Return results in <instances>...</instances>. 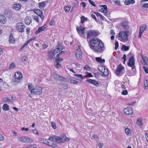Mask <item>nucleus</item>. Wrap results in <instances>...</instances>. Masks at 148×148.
I'll return each instance as SVG.
<instances>
[{
	"label": "nucleus",
	"mask_w": 148,
	"mask_h": 148,
	"mask_svg": "<svg viewBox=\"0 0 148 148\" xmlns=\"http://www.w3.org/2000/svg\"><path fill=\"white\" fill-rule=\"evenodd\" d=\"M124 113L127 115L131 114L133 112L132 109L130 107H127L124 110Z\"/></svg>",
	"instance_id": "nucleus-17"
},
{
	"label": "nucleus",
	"mask_w": 148,
	"mask_h": 148,
	"mask_svg": "<svg viewBox=\"0 0 148 148\" xmlns=\"http://www.w3.org/2000/svg\"><path fill=\"white\" fill-rule=\"evenodd\" d=\"M135 60L134 57L132 56L130 58L129 61L127 63V65L131 67L132 69L133 70L135 68Z\"/></svg>",
	"instance_id": "nucleus-10"
},
{
	"label": "nucleus",
	"mask_w": 148,
	"mask_h": 148,
	"mask_svg": "<svg viewBox=\"0 0 148 148\" xmlns=\"http://www.w3.org/2000/svg\"><path fill=\"white\" fill-rule=\"evenodd\" d=\"M25 27V25L21 23H19L17 24L16 28L17 30L21 32H24V28Z\"/></svg>",
	"instance_id": "nucleus-11"
},
{
	"label": "nucleus",
	"mask_w": 148,
	"mask_h": 148,
	"mask_svg": "<svg viewBox=\"0 0 148 148\" xmlns=\"http://www.w3.org/2000/svg\"><path fill=\"white\" fill-rule=\"evenodd\" d=\"M35 39V38L33 37L32 38H31L29 39L28 41H27L25 43H27V45H28L30 42L32 41V40Z\"/></svg>",
	"instance_id": "nucleus-50"
},
{
	"label": "nucleus",
	"mask_w": 148,
	"mask_h": 148,
	"mask_svg": "<svg viewBox=\"0 0 148 148\" xmlns=\"http://www.w3.org/2000/svg\"><path fill=\"white\" fill-rule=\"evenodd\" d=\"M86 82L89 83L97 87L99 86V83L96 81L91 79H87Z\"/></svg>",
	"instance_id": "nucleus-13"
},
{
	"label": "nucleus",
	"mask_w": 148,
	"mask_h": 148,
	"mask_svg": "<svg viewBox=\"0 0 148 148\" xmlns=\"http://www.w3.org/2000/svg\"><path fill=\"white\" fill-rule=\"evenodd\" d=\"M60 54H57L56 56V58L55 59V61L54 62L55 65L57 68L60 67V65L59 63V60L60 59Z\"/></svg>",
	"instance_id": "nucleus-16"
},
{
	"label": "nucleus",
	"mask_w": 148,
	"mask_h": 148,
	"mask_svg": "<svg viewBox=\"0 0 148 148\" xmlns=\"http://www.w3.org/2000/svg\"><path fill=\"white\" fill-rule=\"evenodd\" d=\"M136 123L138 125L141 126L142 125V123L141 118H138L137 119Z\"/></svg>",
	"instance_id": "nucleus-35"
},
{
	"label": "nucleus",
	"mask_w": 148,
	"mask_h": 148,
	"mask_svg": "<svg viewBox=\"0 0 148 148\" xmlns=\"http://www.w3.org/2000/svg\"><path fill=\"white\" fill-rule=\"evenodd\" d=\"M52 75L53 77L56 80L60 81H66V78H65L60 76L58 74L55 72L53 73Z\"/></svg>",
	"instance_id": "nucleus-9"
},
{
	"label": "nucleus",
	"mask_w": 148,
	"mask_h": 148,
	"mask_svg": "<svg viewBox=\"0 0 148 148\" xmlns=\"http://www.w3.org/2000/svg\"><path fill=\"white\" fill-rule=\"evenodd\" d=\"M5 14L6 16L9 18H10L12 16V14L9 10H5Z\"/></svg>",
	"instance_id": "nucleus-28"
},
{
	"label": "nucleus",
	"mask_w": 148,
	"mask_h": 148,
	"mask_svg": "<svg viewBox=\"0 0 148 148\" xmlns=\"http://www.w3.org/2000/svg\"><path fill=\"white\" fill-rule=\"evenodd\" d=\"M98 70L101 72V76L104 77L108 76L109 74V72L108 70L106 69L105 67L99 66L98 67Z\"/></svg>",
	"instance_id": "nucleus-5"
},
{
	"label": "nucleus",
	"mask_w": 148,
	"mask_h": 148,
	"mask_svg": "<svg viewBox=\"0 0 148 148\" xmlns=\"http://www.w3.org/2000/svg\"><path fill=\"white\" fill-rule=\"evenodd\" d=\"M36 147L32 145H29L28 147H26L27 148H36Z\"/></svg>",
	"instance_id": "nucleus-64"
},
{
	"label": "nucleus",
	"mask_w": 148,
	"mask_h": 148,
	"mask_svg": "<svg viewBox=\"0 0 148 148\" xmlns=\"http://www.w3.org/2000/svg\"><path fill=\"white\" fill-rule=\"evenodd\" d=\"M100 11L104 13L105 14H106L107 13V10H105L104 9L101 8L100 10Z\"/></svg>",
	"instance_id": "nucleus-59"
},
{
	"label": "nucleus",
	"mask_w": 148,
	"mask_h": 148,
	"mask_svg": "<svg viewBox=\"0 0 148 148\" xmlns=\"http://www.w3.org/2000/svg\"><path fill=\"white\" fill-rule=\"evenodd\" d=\"M27 45V43H24L23 45V46L21 47L19 49V51H21V50H22Z\"/></svg>",
	"instance_id": "nucleus-53"
},
{
	"label": "nucleus",
	"mask_w": 148,
	"mask_h": 148,
	"mask_svg": "<svg viewBox=\"0 0 148 148\" xmlns=\"http://www.w3.org/2000/svg\"><path fill=\"white\" fill-rule=\"evenodd\" d=\"M42 88L40 86H37L34 88L31 91V94L35 95H39L42 93Z\"/></svg>",
	"instance_id": "nucleus-6"
},
{
	"label": "nucleus",
	"mask_w": 148,
	"mask_h": 148,
	"mask_svg": "<svg viewBox=\"0 0 148 148\" xmlns=\"http://www.w3.org/2000/svg\"><path fill=\"white\" fill-rule=\"evenodd\" d=\"M76 29L78 34L82 37L85 38L86 35H85L84 31L85 29V28L82 26H77L76 28Z\"/></svg>",
	"instance_id": "nucleus-8"
},
{
	"label": "nucleus",
	"mask_w": 148,
	"mask_h": 148,
	"mask_svg": "<svg viewBox=\"0 0 148 148\" xmlns=\"http://www.w3.org/2000/svg\"><path fill=\"white\" fill-rule=\"evenodd\" d=\"M21 8V5L18 3H16V4H14L13 8L16 10H18Z\"/></svg>",
	"instance_id": "nucleus-26"
},
{
	"label": "nucleus",
	"mask_w": 148,
	"mask_h": 148,
	"mask_svg": "<svg viewBox=\"0 0 148 148\" xmlns=\"http://www.w3.org/2000/svg\"><path fill=\"white\" fill-rule=\"evenodd\" d=\"M142 59L143 60V61H144L145 62H147V61H148V58L147 57L145 56Z\"/></svg>",
	"instance_id": "nucleus-58"
},
{
	"label": "nucleus",
	"mask_w": 148,
	"mask_h": 148,
	"mask_svg": "<svg viewBox=\"0 0 148 148\" xmlns=\"http://www.w3.org/2000/svg\"><path fill=\"white\" fill-rule=\"evenodd\" d=\"M127 90H125L123 91L122 92V94L124 95H125L127 94Z\"/></svg>",
	"instance_id": "nucleus-54"
},
{
	"label": "nucleus",
	"mask_w": 148,
	"mask_h": 148,
	"mask_svg": "<svg viewBox=\"0 0 148 148\" xmlns=\"http://www.w3.org/2000/svg\"><path fill=\"white\" fill-rule=\"evenodd\" d=\"M62 49V47L61 46H58L54 50L56 53H58Z\"/></svg>",
	"instance_id": "nucleus-30"
},
{
	"label": "nucleus",
	"mask_w": 148,
	"mask_h": 148,
	"mask_svg": "<svg viewBox=\"0 0 148 148\" xmlns=\"http://www.w3.org/2000/svg\"><path fill=\"white\" fill-rule=\"evenodd\" d=\"M34 12L36 14L40 16L42 19L44 18V17L42 15V13L41 10L37 9L35 10Z\"/></svg>",
	"instance_id": "nucleus-18"
},
{
	"label": "nucleus",
	"mask_w": 148,
	"mask_h": 148,
	"mask_svg": "<svg viewBox=\"0 0 148 148\" xmlns=\"http://www.w3.org/2000/svg\"><path fill=\"white\" fill-rule=\"evenodd\" d=\"M121 26L126 29H128L129 26L127 22L123 21L121 24Z\"/></svg>",
	"instance_id": "nucleus-23"
},
{
	"label": "nucleus",
	"mask_w": 148,
	"mask_h": 148,
	"mask_svg": "<svg viewBox=\"0 0 148 148\" xmlns=\"http://www.w3.org/2000/svg\"><path fill=\"white\" fill-rule=\"evenodd\" d=\"M124 69V67L121 64H120L118 66L116 71V73L117 75H119Z\"/></svg>",
	"instance_id": "nucleus-15"
},
{
	"label": "nucleus",
	"mask_w": 148,
	"mask_h": 148,
	"mask_svg": "<svg viewBox=\"0 0 148 148\" xmlns=\"http://www.w3.org/2000/svg\"><path fill=\"white\" fill-rule=\"evenodd\" d=\"M74 76L76 77L77 78L76 79L79 81H81V80H82L83 79V77L81 74L78 75L77 74H75L74 75Z\"/></svg>",
	"instance_id": "nucleus-27"
},
{
	"label": "nucleus",
	"mask_w": 148,
	"mask_h": 148,
	"mask_svg": "<svg viewBox=\"0 0 148 148\" xmlns=\"http://www.w3.org/2000/svg\"><path fill=\"white\" fill-rule=\"evenodd\" d=\"M122 59H123L124 60L123 63L125 64L126 60V56L125 54H124L123 55V57L122 58Z\"/></svg>",
	"instance_id": "nucleus-57"
},
{
	"label": "nucleus",
	"mask_w": 148,
	"mask_h": 148,
	"mask_svg": "<svg viewBox=\"0 0 148 148\" xmlns=\"http://www.w3.org/2000/svg\"><path fill=\"white\" fill-rule=\"evenodd\" d=\"M17 139L22 142H26V137H18Z\"/></svg>",
	"instance_id": "nucleus-31"
},
{
	"label": "nucleus",
	"mask_w": 148,
	"mask_h": 148,
	"mask_svg": "<svg viewBox=\"0 0 148 148\" xmlns=\"http://www.w3.org/2000/svg\"><path fill=\"white\" fill-rule=\"evenodd\" d=\"M55 23V21L53 20L51 21L49 23L50 25H53Z\"/></svg>",
	"instance_id": "nucleus-60"
},
{
	"label": "nucleus",
	"mask_w": 148,
	"mask_h": 148,
	"mask_svg": "<svg viewBox=\"0 0 148 148\" xmlns=\"http://www.w3.org/2000/svg\"><path fill=\"white\" fill-rule=\"evenodd\" d=\"M55 53H56L55 51L53 49H51L48 53V59L50 60L54 59L55 57Z\"/></svg>",
	"instance_id": "nucleus-12"
},
{
	"label": "nucleus",
	"mask_w": 148,
	"mask_h": 148,
	"mask_svg": "<svg viewBox=\"0 0 148 148\" xmlns=\"http://www.w3.org/2000/svg\"><path fill=\"white\" fill-rule=\"evenodd\" d=\"M129 34V31L127 29H126L124 31L120 32L118 36L120 40L127 41L128 40V37Z\"/></svg>",
	"instance_id": "nucleus-2"
},
{
	"label": "nucleus",
	"mask_w": 148,
	"mask_h": 148,
	"mask_svg": "<svg viewBox=\"0 0 148 148\" xmlns=\"http://www.w3.org/2000/svg\"><path fill=\"white\" fill-rule=\"evenodd\" d=\"M26 142L31 143L33 142V140L27 137H26Z\"/></svg>",
	"instance_id": "nucleus-43"
},
{
	"label": "nucleus",
	"mask_w": 148,
	"mask_h": 148,
	"mask_svg": "<svg viewBox=\"0 0 148 148\" xmlns=\"http://www.w3.org/2000/svg\"><path fill=\"white\" fill-rule=\"evenodd\" d=\"M142 67H143V68L144 70L145 73H148V69L145 66H143Z\"/></svg>",
	"instance_id": "nucleus-47"
},
{
	"label": "nucleus",
	"mask_w": 148,
	"mask_h": 148,
	"mask_svg": "<svg viewBox=\"0 0 148 148\" xmlns=\"http://www.w3.org/2000/svg\"><path fill=\"white\" fill-rule=\"evenodd\" d=\"M144 87L145 89L148 88V80L147 79L144 82Z\"/></svg>",
	"instance_id": "nucleus-38"
},
{
	"label": "nucleus",
	"mask_w": 148,
	"mask_h": 148,
	"mask_svg": "<svg viewBox=\"0 0 148 148\" xmlns=\"http://www.w3.org/2000/svg\"><path fill=\"white\" fill-rule=\"evenodd\" d=\"M31 21L32 19L30 17L27 16L25 18V23L27 25H29L31 22Z\"/></svg>",
	"instance_id": "nucleus-22"
},
{
	"label": "nucleus",
	"mask_w": 148,
	"mask_h": 148,
	"mask_svg": "<svg viewBox=\"0 0 148 148\" xmlns=\"http://www.w3.org/2000/svg\"><path fill=\"white\" fill-rule=\"evenodd\" d=\"M91 17L93 18H94L96 21H97V18L95 17V16L93 14H92L91 15Z\"/></svg>",
	"instance_id": "nucleus-62"
},
{
	"label": "nucleus",
	"mask_w": 148,
	"mask_h": 148,
	"mask_svg": "<svg viewBox=\"0 0 148 148\" xmlns=\"http://www.w3.org/2000/svg\"><path fill=\"white\" fill-rule=\"evenodd\" d=\"M70 82L71 83L73 84H77L78 82L80 83V82H78L76 80H75L73 79H69Z\"/></svg>",
	"instance_id": "nucleus-36"
},
{
	"label": "nucleus",
	"mask_w": 148,
	"mask_h": 148,
	"mask_svg": "<svg viewBox=\"0 0 148 148\" xmlns=\"http://www.w3.org/2000/svg\"><path fill=\"white\" fill-rule=\"evenodd\" d=\"M69 140V138L66 137V136L64 135L60 136H56L55 141L58 143H63L65 141H68Z\"/></svg>",
	"instance_id": "nucleus-4"
},
{
	"label": "nucleus",
	"mask_w": 148,
	"mask_h": 148,
	"mask_svg": "<svg viewBox=\"0 0 148 148\" xmlns=\"http://www.w3.org/2000/svg\"><path fill=\"white\" fill-rule=\"evenodd\" d=\"M96 60L99 62H100L101 58L100 57H97L96 58Z\"/></svg>",
	"instance_id": "nucleus-61"
},
{
	"label": "nucleus",
	"mask_w": 148,
	"mask_h": 148,
	"mask_svg": "<svg viewBox=\"0 0 148 148\" xmlns=\"http://www.w3.org/2000/svg\"><path fill=\"white\" fill-rule=\"evenodd\" d=\"M75 56L78 60H81L82 58V52L80 49H77L75 51Z\"/></svg>",
	"instance_id": "nucleus-14"
},
{
	"label": "nucleus",
	"mask_w": 148,
	"mask_h": 148,
	"mask_svg": "<svg viewBox=\"0 0 148 148\" xmlns=\"http://www.w3.org/2000/svg\"><path fill=\"white\" fill-rule=\"evenodd\" d=\"M33 87L31 83H29L28 86V90L29 91H30L31 93V91L33 90Z\"/></svg>",
	"instance_id": "nucleus-41"
},
{
	"label": "nucleus",
	"mask_w": 148,
	"mask_h": 148,
	"mask_svg": "<svg viewBox=\"0 0 148 148\" xmlns=\"http://www.w3.org/2000/svg\"><path fill=\"white\" fill-rule=\"evenodd\" d=\"M130 132V130L128 128H126L125 130V133L127 135H128L129 134Z\"/></svg>",
	"instance_id": "nucleus-42"
},
{
	"label": "nucleus",
	"mask_w": 148,
	"mask_h": 148,
	"mask_svg": "<svg viewBox=\"0 0 148 148\" xmlns=\"http://www.w3.org/2000/svg\"><path fill=\"white\" fill-rule=\"evenodd\" d=\"M84 69L86 70H89L90 69V68L88 65H86L84 67Z\"/></svg>",
	"instance_id": "nucleus-55"
},
{
	"label": "nucleus",
	"mask_w": 148,
	"mask_h": 148,
	"mask_svg": "<svg viewBox=\"0 0 148 148\" xmlns=\"http://www.w3.org/2000/svg\"><path fill=\"white\" fill-rule=\"evenodd\" d=\"M89 45L90 48L95 52L101 53L105 49L103 42L97 38H92L89 41Z\"/></svg>",
	"instance_id": "nucleus-1"
},
{
	"label": "nucleus",
	"mask_w": 148,
	"mask_h": 148,
	"mask_svg": "<svg viewBox=\"0 0 148 148\" xmlns=\"http://www.w3.org/2000/svg\"><path fill=\"white\" fill-rule=\"evenodd\" d=\"M46 28V25H44L41 27L39 28L38 30L36 31L35 32V34H37L41 32L44 30V29Z\"/></svg>",
	"instance_id": "nucleus-20"
},
{
	"label": "nucleus",
	"mask_w": 148,
	"mask_h": 148,
	"mask_svg": "<svg viewBox=\"0 0 148 148\" xmlns=\"http://www.w3.org/2000/svg\"><path fill=\"white\" fill-rule=\"evenodd\" d=\"M39 8L41 9L45 6V3L44 2L39 3Z\"/></svg>",
	"instance_id": "nucleus-37"
},
{
	"label": "nucleus",
	"mask_w": 148,
	"mask_h": 148,
	"mask_svg": "<svg viewBox=\"0 0 148 148\" xmlns=\"http://www.w3.org/2000/svg\"><path fill=\"white\" fill-rule=\"evenodd\" d=\"M114 3L118 5L121 6V4L120 3V1L119 0H116V1H114Z\"/></svg>",
	"instance_id": "nucleus-45"
},
{
	"label": "nucleus",
	"mask_w": 148,
	"mask_h": 148,
	"mask_svg": "<svg viewBox=\"0 0 148 148\" xmlns=\"http://www.w3.org/2000/svg\"><path fill=\"white\" fill-rule=\"evenodd\" d=\"M147 26L146 25H144L140 28L139 31L143 33L147 28Z\"/></svg>",
	"instance_id": "nucleus-33"
},
{
	"label": "nucleus",
	"mask_w": 148,
	"mask_h": 148,
	"mask_svg": "<svg viewBox=\"0 0 148 148\" xmlns=\"http://www.w3.org/2000/svg\"><path fill=\"white\" fill-rule=\"evenodd\" d=\"M16 66L14 62L11 63L10 65L9 69H12L15 68Z\"/></svg>",
	"instance_id": "nucleus-39"
},
{
	"label": "nucleus",
	"mask_w": 148,
	"mask_h": 148,
	"mask_svg": "<svg viewBox=\"0 0 148 148\" xmlns=\"http://www.w3.org/2000/svg\"><path fill=\"white\" fill-rule=\"evenodd\" d=\"M3 110H4L7 111L9 110V106L7 104H4L2 107Z\"/></svg>",
	"instance_id": "nucleus-32"
},
{
	"label": "nucleus",
	"mask_w": 148,
	"mask_h": 148,
	"mask_svg": "<svg viewBox=\"0 0 148 148\" xmlns=\"http://www.w3.org/2000/svg\"><path fill=\"white\" fill-rule=\"evenodd\" d=\"M115 49L116 50L119 47V43L118 42L116 41L115 42Z\"/></svg>",
	"instance_id": "nucleus-48"
},
{
	"label": "nucleus",
	"mask_w": 148,
	"mask_h": 148,
	"mask_svg": "<svg viewBox=\"0 0 148 148\" xmlns=\"http://www.w3.org/2000/svg\"><path fill=\"white\" fill-rule=\"evenodd\" d=\"M87 19V18L85 17L84 16H82L81 18V23H83Z\"/></svg>",
	"instance_id": "nucleus-44"
},
{
	"label": "nucleus",
	"mask_w": 148,
	"mask_h": 148,
	"mask_svg": "<svg viewBox=\"0 0 148 148\" xmlns=\"http://www.w3.org/2000/svg\"><path fill=\"white\" fill-rule=\"evenodd\" d=\"M38 140L41 143H44L45 144L50 146L53 147H55L56 146V145L55 143H51L49 142L47 139L40 138Z\"/></svg>",
	"instance_id": "nucleus-7"
},
{
	"label": "nucleus",
	"mask_w": 148,
	"mask_h": 148,
	"mask_svg": "<svg viewBox=\"0 0 148 148\" xmlns=\"http://www.w3.org/2000/svg\"><path fill=\"white\" fill-rule=\"evenodd\" d=\"M135 1L134 0H126L124 2V4L126 5H128L130 4L135 3Z\"/></svg>",
	"instance_id": "nucleus-25"
},
{
	"label": "nucleus",
	"mask_w": 148,
	"mask_h": 148,
	"mask_svg": "<svg viewBox=\"0 0 148 148\" xmlns=\"http://www.w3.org/2000/svg\"><path fill=\"white\" fill-rule=\"evenodd\" d=\"M129 47L128 46H126L125 45H123L121 47L122 50L124 51H126L129 49Z\"/></svg>",
	"instance_id": "nucleus-34"
},
{
	"label": "nucleus",
	"mask_w": 148,
	"mask_h": 148,
	"mask_svg": "<svg viewBox=\"0 0 148 148\" xmlns=\"http://www.w3.org/2000/svg\"><path fill=\"white\" fill-rule=\"evenodd\" d=\"M34 20H35L38 23L39 22L38 17L37 16H34Z\"/></svg>",
	"instance_id": "nucleus-56"
},
{
	"label": "nucleus",
	"mask_w": 148,
	"mask_h": 148,
	"mask_svg": "<svg viewBox=\"0 0 148 148\" xmlns=\"http://www.w3.org/2000/svg\"><path fill=\"white\" fill-rule=\"evenodd\" d=\"M64 8L65 12H68L70 10L71 7L70 6H65Z\"/></svg>",
	"instance_id": "nucleus-40"
},
{
	"label": "nucleus",
	"mask_w": 148,
	"mask_h": 148,
	"mask_svg": "<svg viewBox=\"0 0 148 148\" xmlns=\"http://www.w3.org/2000/svg\"><path fill=\"white\" fill-rule=\"evenodd\" d=\"M4 137L0 134V140L3 141L4 140Z\"/></svg>",
	"instance_id": "nucleus-63"
},
{
	"label": "nucleus",
	"mask_w": 148,
	"mask_h": 148,
	"mask_svg": "<svg viewBox=\"0 0 148 148\" xmlns=\"http://www.w3.org/2000/svg\"><path fill=\"white\" fill-rule=\"evenodd\" d=\"M86 34L87 35L86 38L88 41V39H90L92 38H93L94 36H97L99 35L98 32L93 30L87 31L86 32Z\"/></svg>",
	"instance_id": "nucleus-3"
},
{
	"label": "nucleus",
	"mask_w": 148,
	"mask_h": 148,
	"mask_svg": "<svg viewBox=\"0 0 148 148\" xmlns=\"http://www.w3.org/2000/svg\"><path fill=\"white\" fill-rule=\"evenodd\" d=\"M141 6L143 8H148V3H144L142 6Z\"/></svg>",
	"instance_id": "nucleus-49"
},
{
	"label": "nucleus",
	"mask_w": 148,
	"mask_h": 148,
	"mask_svg": "<svg viewBox=\"0 0 148 148\" xmlns=\"http://www.w3.org/2000/svg\"><path fill=\"white\" fill-rule=\"evenodd\" d=\"M15 40L12 36V34H10L9 38V42L11 44H14L15 43Z\"/></svg>",
	"instance_id": "nucleus-29"
},
{
	"label": "nucleus",
	"mask_w": 148,
	"mask_h": 148,
	"mask_svg": "<svg viewBox=\"0 0 148 148\" xmlns=\"http://www.w3.org/2000/svg\"><path fill=\"white\" fill-rule=\"evenodd\" d=\"M51 125H52V127L54 129H56V125L55 123L53 122H52L51 123Z\"/></svg>",
	"instance_id": "nucleus-52"
},
{
	"label": "nucleus",
	"mask_w": 148,
	"mask_h": 148,
	"mask_svg": "<svg viewBox=\"0 0 148 148\" xmlns=\"http://www.w3.org/2000/svg\"><path fill=\"white\" fill-rule=\"evenodd\" d=\"M6 19L5 17L2 15H0V23L3 24H4L6 23Z\"/></svg>",
	"instance_id": "nucleus-21"
},
{
	"label": "nucleus",
	"mask_w": 148,
	"mask_h": 148,
	"mask_svg": "<svg viewBox=\"0 0 148 148\" xmlns=\"http://www.w3.org/2000/svg\"><path fill=\"white\" fill-rule=\"evenodd\" d=\"M15 78L18 79H19L23 77V75L21 72H16L14 74Z\"/></svg>",
	"instance_id": "nucleus-19"
},
{
	"label": "nucleus",
	"mask_w": 148,
	"mask_h": 148,
	"mask_svg": "<svg viewBox=\"0 0 148 148\" xmlns=\"http://www.w3.org/2000/svg\"><path fill=\"white\" fill-rule=\"evenodd\" d=\"M55 137H56V136H50V137H49V138L48 140H50L51 141H52L54 139H55Z\"/></svg>",
	"instance_id": "nucleus-51"
},
{
	"label": "nucleus",
	"mask_w": 148,
	"mask_h": 148,
	"mask_svg": "<svg viewBox=\"0 0 148 148\" xmlns=\"http://www.w3.org/2000/svg\"><path fill=\"white\" fill-rule=\"evenodd\" d=\"M90 3L94 7H96V5L95 4L94 2L91 0H88Z\"/></svg>",
	"instance_id": "nucleus-46"
},
{
	"label": "nucleus",
	"mask_w": 148,
	"mask_h": 148,
	"mask_svg": "<svg viewBox=\"0 0 148 148\" xmlns=\"http://www.w3.org/2000/svg\"><path fill=\"white\" fill-rule=\"evenodd\" d=\"M12 99H10L8 98L5 97L3 99V101L4 103H8L10 102H13V97H11Z\"/></svg>",
	"instance_id": "nucleus-24"
}]
</instances>
